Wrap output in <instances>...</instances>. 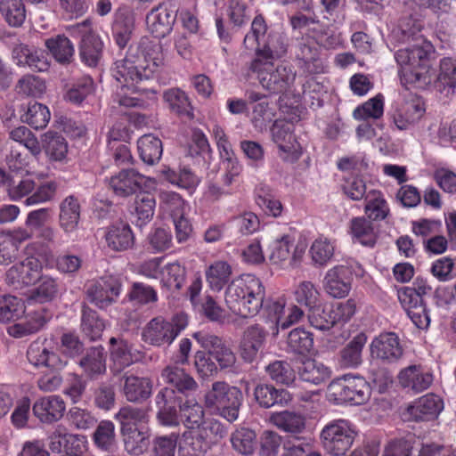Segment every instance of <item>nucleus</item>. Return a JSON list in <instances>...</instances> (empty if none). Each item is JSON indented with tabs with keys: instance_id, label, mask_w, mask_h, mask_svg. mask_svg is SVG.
I'll return each mask as SVG.
<instances>
[{
	"instance_id": "nucleus-37",
	"label": "nucleus",
	"mask_w": 456,
	"mask_h": 456,
	"mask_svg": "<svg viewBox=\"0 0 456 456\" xmlns=\"http://www.w3.org/2000/svg\"><path fill=\"white\" fill-rule=\"evenodd\" d=\"M433 377L429 373H423L416 366H409L399 374V382L403 387L411 388L415 392H421L431 385Z\"/></svg>"
},
{
	"instance_id": "nucleus-1",
	"label": "nucleus",
	"mask_w": 456,
	"mask_h": 456,
	"mask_svg": "<svg viewBox=\"0 0 456 456\" xmlns=\"http://www.w3.org/2000/svg\"><path fill=\"white\" fill-rule=\"evenodd\" d=\"M137 52V49L129 47L126 57L114 63L112 75L120 83L121 90L127 88L133 92H153L146 83L163 63V60L161 57H151L149 53L139 55Z\"/></svg>"
},
{
	"instance_id": "nucleus-29",
	"label": "nucleus",
	"mask_w": 456,
	"mask_h": 456,
	"mask_svg": "<svg viewBox=\"0 0 456 456\" xmlns=\"http://www.w3.org/2000/svg\"><path fill=\"white\" fill-rule=\"evenodd\" d=\"M86 375L91 379H96L106 372V355L102 346H93L86 350L84 356L78 362Z\"/></svg>"
},
{
	"instance_id": "nucleus-5",
	"label": "nucleus",
	"mask_w": 456,
	"mask_h": 456,
	"mask_svg": "<svg viewBox=\"0 0 456 456\" xmlns=\"http://www.w3.org/2000/svg\"><path fill=\"white\" fill-rule=\"evenodd\" d=\"M327 390L330 400L337 404H362L369 401L371 395L369 383L359 376L344 375L332 380Z\"/></svg>"
},
{
	"instance_id": "nucleus-60",
	"label": "nucleus",
	"mask_w": 456,
	"mask_h": 456,
	"mask_svg": "<svg viewBox=\"0 0 456 456\" xmlns=\"http://www.w3.org/2000/svg\"><path fill=\"white\" fill-rule=\"evenodd\" d=\"M275 110L268 102H257L252 109V124L258 131L266 130L267 126L274 120Z\"/></svg>"
},
{
	"instance_id": "nucleus-9",
	"label": "nucleus",
	"mask_w": 456,
	"mask_h": 456,
	"mask_svg": "<svg viewBox=\"0 0 456 456\" xmlns=\"http://www.w3.org/2000/svg\"><path fill=\"white\" fill-rule=\"evenodd\" d=\"M193 337L216 363L219 370H233L236 354L222 338L202 332H197Z\"/></svg>"
},
{
	"instance_id": "nucleus-32",
	"label": "nucleus",
	"mask_w": 456,
	"mask_h": 456,
	"mask_svg": "<svg viewBox=\"0 0 456 456\" xmlns=\"http://www.w3.org/2000/svg\"><path fill=\"white\" fill-rule=\"evenodd\" d=\"M181 421L190 429L200 428L205 412L203 407L195 399H183L177 395Z\"/></svg>"
},
{
	"instance_id": "nucleus-26",
	"label": "nucleus",
	"mask_w": 456,
	"mask_h": 456,
	"mask_svg": "<svg viewBox=\"0 0 456 456\" xmlns=\"http://www.w3.org/2000/svg\"><path fill=\"white\" fill-rule=\"evenodd\" d=\"M161 377L175 391L183 395L194 392L198 388L196 380L183 369L177 366H167L163 369Z\"/></svg>"
},
{
	"instance_id": "nucleus-35",
	"label": "nucleus",
	"mask_w": 456,
	"mask_h": 456,
	"mask_svg": "<svg viewBox=\"0 0 456 456\" xmlns=\"http://www.w3.org/2000/svg\"><path fill=\"white\" fill-rule=\"evenodd\" d=\"M297 372L303 381L314 385H319L330 377V370L327 366L310 358L302 361Z\"/></svg>"
},
{
	"instance_id": "nucleus-28",
	"label": "nucleus",
	"mask_w": 456,
	"mask_h": 456,
	"mask_svg": "<svg viewBox=\"0 0 456 456\" xmlns=\"http://www.w3.org/2000/svg\"><path fill=\"white\" fill-rule=\"evenodd\" d=\"M254 396L260 407L283 406L290 400V395L284 389H278L271 384H258L254 389Z\"/></svg>"
},
{
	"instance_id": "nucleus-53",
	"label": "nucleus",
	"mask_w": 456,
	"mask_h": 456,
	"mask_svg": "<svg viewBox=\"0 0 456 456\" xmlns=\"http://www.w3.org/2000/svg\"><path fill=\"white\" fill-rule=\"evenodd\" d=\"M43 146L47 155L54 160H61L68 152L65 139L54 132H47L42 139Z\"/></svg>"
},
{
	"instance_id": "nucleus-3",
	"label": "nucleus",
	"mask_w": 456,
	"mask_h": 456,
	"mask_svg": "<svg viewBox=\"0 0 456 456\" xmlns=\"http://www.w3.org/2000/svg\"><path fill=\"white\" fill-rule=\"evenodd\" d=\"M264 55L255 58L249 69L256 74V77L264 89L270 94H283L293 84L296 73L291 67L281 65L274 67L273 52H264Z\"/></svg>"
},
{
	"instance_id": "nucleus-55",
	"label": "nucleus",
	"mask_w": 456,
	"mask_h": 456,
	"mask_svg": "<svg viewBox=\"0 0 456 456\" xmlns=\"http://www.w3.org/2000/svg\"><path fill=\"white\" fill-rule=\"evenodd\" d=\"M125 450L131 455H141L148 446V436L140 429L121 431Z\"/></svg>"
},
{
	"instance_id": "nucleus-63",
	"label": "nucleus",
	"mask_w": 456,
	"mask_h": 456,
	"mask_svg": "<svg viewBox=\"0 0 456 456\" xmlns=\"http://www.w3.org/2000/svg\"><path fill=\"white\" fill-rule=\"evenodd\" d=\"M194 368L198 376L203 379L216 377L219 372L216 363L205 349L195 353Z\"/></svg>"
},
{
	"instance_id": "nucleus-24",
	"label": "nucleus",
	"mask_w": 456,
	"mask_h": 456,
	"mask_svg": "<svg viewBox=\"0 0 456 456\" xmlns=\"http://www.w3.org/2000/svg\"><path fill=\"white\" fill-rule=\"evenodd\" d=\"M443 408L442 399L434 394H428L409 406L408 412L416 421H428L435 419Z\"/></svg>"
},
{
	"instance_id": "nucleus-44",
	"label": "nucleus",
	"mask_w": 456,
	"mask_h": 456,
	"mask_svg": "<svg viewBox=\"0 0 456 456\" xmlns=\"http://www.w3.org/2000/svg\"><path fill=\"white\" fill-rule=\"evenodd\" d=\"M45 45L55 60L60 63L70 62L74 47L70 40L64 35H58L45 40Z\"/></svg>"
},
{
	"instance_id": "nucleus-49",
	"label": "nucleus",
	"mask_w": 456,
	"mask_h": 456,
	"mask_svg": "<svg viewBox=\"0 0 456 456\" xmlns=\"http://www.w3.org/2000/svg\"><path fill=\"white\" fill-rule=\"evenodd\" d=\"M81 327L83 332L91 340H95L102 336L105 325L94 310L86 305H83Z\"/></svg>"
},
{
	"instance_id": "nucleus-12",
	"label": "nucleus",
	"mask_w": 456,
	"mask_h": 456,
	"mask_svg": "<svg viewBox=\"0 0 456 456\" xmlns=\"http://www.w3.org/2000/svg\"><path fill=\"white\" fill-rule=\"evenodd\" d=\"M41 265L34 257L26 258L24 261L13 265L5 273V281L15 289H20L35 283L39 278Z\"/></svg>"
},
{
	"instance_id": "nucleus-64",
	"label": "nucleus",
	"mask_w": 456,
	"mask_h": 456,
	"mask_svg": "<svg viewBox=\"0 0 456 456\" xmlns=\"http://www.w3.org/2000/svg\"><path fill=\"white\" fill-rule=\"evenodd\" d=\"M69 424L76 429H88L94 426L96 419L90 411L77 406L71 407L67 413Z\"/></svg>"
},
{
	"instance_id": "nucleus-39",
	"label": "nucleus",
	"mask_w": 456,
	"mask_h": 456,
	"mask_svg": "<svg viewBox=\"0 0 456 456\" xmlns=\"http://www.w3.org/2000/svg\"><path fill=\"white\" fill-rule=\"evenodd\" d=\"M121 431L139 429L138 425L147 423L149 415L144 408L124 406L115 415Z\"/></svg>"
},
{
	"instance_id": "nucleus-18",
	"label": "nucleus",
	"mask_w": 456,
	"mask_h": 456,
	"mask_svg": "<svg viewBox=\"0 0 456 456\" xmlns=\"http://www.w3.org/2000/svg\"><path fill=\"white\" fill-rule=\"evenodd\" d=\"M373 357L387 362H395L403 355L398 337L393 332L380 334L370 345Z\"/></svg>"
},
{
	"instance_id": "nucleus-58",
	"label": "nucleus",
	"mask_w": 456,
	"mask_h": 456,
	"mask_svg": "<svg viewBox=\"0 0 456 456\" xmlns=\"http://www.w3.org/2000/svg\"><path fill=\"white\" fill-rule=\"evenodd\" d=\"M308 321L312 327L320 330H328L337 323L332 308L320 305L308 313Z\"/></svg>"
},
{
	"instance_id": "nucleus-61",
	"label": "nucleus",
	"mask_w": 456,
	"mask_h": 456,
	"mask_svg": "<svg viewBox=\"0 0 456 456\" xmlns=\"http://www.w3.org/2000/svg\"><path fill=\"white\" fill-rule=\"evenodd\" d=\"M94 441L98 448L109 451L115 444V427L110 420H102L94 433Z\"/></svg>"
},
{
	"instance_id": "nucleus-38",
	"label": "nucleus",
	"mask_w": 456,
	"mask_h": 456,
	"mask_svg": "<svg viewBox=\"0 0 456 456\" xmlns=\"http://www.w3.org/2000/svg\"><path fill=\"white\" fill-rule=\"evenodd\" d=\"M434 87L445 95L452 94L456 87V63L451 58L440 61V71L433 82Z\"/></svg>"
},
{
	"instance_id": "nucleus-21",
	"label": "nucleus",
	"mask_w": 456,
	"mask_h": 456,
	"mask_svg": "<svg viewBox=\"0 0 456 456\" xmlns=\"http://www.w3.org/2000/svg\"><path fill=\"white\" fill-rule=\"evenodd\" d=\"M135 13L129 6H122L116 12L112 26L113 38L119 48L123 49L130 41L134 29Z\"/></svg>"
},
{
	"instance_id": "nucleus-27",
	"label": "nucleus",
	"mask_w": 456,
	"mask_h": 456,
	"mask_svg": "<svg viewBox=\"0 0 456 456\" xmlns=\"http://www.w3.org/2000/svg\"><path fill=\"white\" fill-rule=\"evenodd\" d=\"M37 285L31 289L26 298V304L32 305L34 303L45 304L57 297L60 290L58 281L49 275H40Z\"/></svg>"
},
{
	"instance_id": "nucleus-19",
	"label": "nucleus",
	"mask_w": 456,
	"mask_h": 456,
	"mask_svg": "<svg viewBox=\"0 0 456 456\" xmlns=\"http://www.w3.org/2000/svg\"><path fill=\"white\" fill-rule=\"evenodd\" d=\"M176 19V11L172 7L159 4L152 9L147 15V25L156 37H164L168 35L173 28Z\"/></svg>"
},
{
	"instance_id": "nucleus-16",
	"label": "nucleus",
	"mask_w": 456,
	"mask_h": 456,
	"mask_svg": "<svg viewBox=\"0 0 456 456\" xmlns=\"http://www.w3.org/2000/svg\"><path fill=\"white\" fill-rule=\"evenodd\" d=\"M52 318V314L44 306L27 312L24 320L8 329L11 336L21 338L39 331Z\"/></svg>"
},
{
	"instance_id": "nucleus-62",
	"label": "nucleus",
	"mask_w": 456,
	"mask_h": 456,
	"mask_svg": "<svg viewBox=\"0 0 456 456\" xmlns=\"http://www.w3.org/2000/svg\"><path fill=\"white\" fill-rule=\"evenodd\" d=\"M418 297H415V301L409 304H401L407 312L408 316L412 322L419 329H428L430 323V317L424 302H418Z\"/></svg>"
},
{
	"instance_id": "nucleus-57",
	"label": "nucleus",
	"mask_w": 456,
	"mask_h": 456,
	"mask_svg": "<svg viewBox=\"0 0 456 456\" xmlns=\"http://www.w3.org/2000/svg\"><path fill=\"white\" fill-rule=\"evenodd\" d=\"M25 308V303L14 296L0 297V322L19 318L21 314L26 313Z\"/></svg>"
},
{
	"instance_id": "nucleus-36",
	"label": "nucleus",
	"mask_w": 456,
	"mask_h": 456,
	"mask_svg": "<svg viewBox=\"0 0 456 456\" xmlns=\"http://www.w3.org/2000/svg\"><path fill=\"white\" fill-rule=\"evenodd\" d=\"M367 341L363 333L356 335L339 352V363L344 368H355L362 362V351Z\"/></svg>"
},
{
	"instance_id": "nucleus-59",
	"label": "nucleus",
	"mask_w": 456,
	"mask_h": 456,
	"mask_svg": "<svg viewBox=\"0 0 456 456\" xmlns=\"http://www.w3.org/2000/svg\"><path fill=\"white\" fill-rule=\"evenodd\" d=\"M384 112V98L381 94L368 100L354 110V117L359 120L378 119Z\"/></svg>"
},
{
	"instance_id": "nucleus-4",
	"label": "nucleus",
	"mask_w": 456,
	"mask_h": 456,
	"mask_svg": "<svg viewBox=\"0 0 456 456\" xmlns=\"http://www.w3.org/2000/svg\"><path fill=\"white\" fill-rule=\"evenodd\" d=\"M241 390L225 381H215L204 395L205 407L228 422H234L242 405Z\"/></svg>"
},
{
	"instance_id": "nucleus-2",
	"label": "nucleus",
	"mask_w": 456,
	"mask_h": 456,
	"mask_svg": "<svg viewBox=\"0 0 456 456\" xmlns=\"http://www.w3.org/2000/svg\"><path fill=\"white\" fill-rule=\"evenodd\" d=\"M265 289L260 279L243 274L228 285L225 304L229 309L243 318L253 317L264 305Z\"/></svg>"
},
{
	"instance_id": "nucleus-23",
	"label": "nucleus",
	"mask_w": 456,
	"mask_h": 456,
	"mask_svg": "<svg viewBox=\"0 0 456 456\" xmlns=\"http://www.w3.org/2000/svg\"><path fill=\"white\" fill-rule=\"evenodd\" d=\"M64 401L58 395L39 398L33 405V413L44 423L58 421L64 414Z\"/></svg>"
},
{
	"instance_id": "nucleus-33",
	"label": "nucleus",
	"mask_w": 456,
	"mask_h": 456,
	"mask_svg": "<svg viewBox=\"0 0 456 456\" xmlns=\"http://www.w3.org/2000/svg\"><path fill=\"white\" fill-rule=\"evenodd\" d=\"M270 420L280 430L292 435L300 434L305 429V417L295 411L274 412L271 415Z\"/></svg>"
},
{
	"instance_id": "nucleus-43",
	"label": "nucleus",
	"mask_w": 456,
	"mask_h": 456,
	"mask_svg": "<svg viewBox=\"0 0 456 456\" xmlns=\"http://www.w3.org/2000/svg\"><path fill=\"white\" fill-rule=\"evenodd\" d=\"M265 372L276 384L289 386L296 380V371L287 361L276 360L269 363Z\"/></svg>"
},
{
	"instance_id": "nucleus-30",
	"label": "nucleus",
	"mask_w": 456,
	"mask_h": 456,
	"mask_svg": "<svg viewBox=\"0 0 456 456\" xmlns=\"http://www.w3.org/2000/svg\"><path fill=\"white\" fill-rule=\"evenodd\" d=\"M123 393L127 401L143 402L150 397L152 383L149 379L130 375L124 376Z\"/></svg>"
},
{
	"instance_id": "nucleus-10",
	"label": "nucleus",
	"mask_w": 456,
	"mask_h": 456,
	"mask_svg": "<svg viewBox=\"0 0 456 456\" xmlns=\"http://www.w3.org/2000/svg\"><path fill=\"white\" fill-rule=\"evenodd\" d=\"M121 283L113 277H104L91 284L86 289L88 300L100 309H106L117 301Z\"/></svg>"
},
{
	"instance_id": "nucleus-47",
	"label": "nucleus",
	"mask_w": 456,
	"mask_h": 456,
	"mask_svg": "<svg viewBox=\"0 0 456 456\" xmlns=\"http://www.w3.org/2000/svg\"><path fill=\"white\" fill-rule=\"evenodd\" d=\"M48 108L37 102H28L25 113L21 116L23 122L28 124L35 129L45 128L50 120Z\"/></svg>"
},
{
	"instance_id": "nucleus-25",
	"label": "nucleus",
	"mask_w": 456,
	"mask_h": 456,
	"mask_svg": "<svg viewBox=\"0 0 456 456\" xmlns=\"http://www.w3.org/2000/svg\"><path fill=\"white\" fill-rule=\"evenodd\" d=\"M267 332L258 324L248 327L240 342L241 356L247 362H252L263 348Z\"/></svg>"
},
{
	"instance_id": "nucleus-46",
	"label": "nucleus",
	"mask_w": 456,
	"mask_h": 456,
	"mask_svg": "<svg viewBox=\"0 0 456 456\" xmlns=\"http://www.w3.org/2000/svg\"><path fill=\"white\" fill-rule=\"evenodd\" d=\"M0 12L12 27H20L25 20L26 10L22 0H1Z\"/></svg>"
},
{
	"instance_id": "nucleus-48",
	"label": "nucleus",
	"mask_w": 456,
	"mask_h": 456,
	"mask_svg": "<svg viewBox=\"0 0 456 456\" xmlns=\"http://www.w3.org/2000/svg\"><path fill=\"white\" fill-rule=\"evenodd\" d=\"M287 344L291 352L305 354L314 348V338L310 332L301 328H296L289 333Z\"/></svg>"
},
{
	"instance_id": "nucleus-52",
	"label": "nucleus",
	"mask_w": 456,
	"mask_h": 456,
	"mask_svg": "<svg viewBox=\"0 0 456 456\" xmlns=\"http://www.w3.org/2000/svg\"><path fill=\"white\" fill-rule=\"evenodd\" d=\"M365 213L369 220H383L388 213L389 208L387 201L381 193L377 191H371L366 195Z\"/></svg>"
},
{
	"instance_id": "nucleus-50",
	"label": "nucleus",
	"mask_w": 456,
	"mask_h": 456,
	"mask_svg": "<svg viewBox=\"0 0 456 456\" xmlns=\"http://www.w3.org/2000/svg\"><path fill=\"white\" fill-rule=\"evenodd\" d=\"M161 275L163 285L169 290L176 291L183 287L185 281L186 271L178 262H174L162 269Z\"/></svg>"
},
{
	"instance_id": "nucleus-6",
	"label": "nucleus",
	"mask_w": 456,
	"mask_h": 456,
	"mask_svg": "<svg viewBox=\"0 0 456 456\" xmlns=\"http://www.w3.org/2000/svg\"><path fill=\"white\" fill-rule=\"evenodd\" d=\"M67 30L71 37L80 38L79 55L81 61L89 67H95L101 60L103 43L92 28L91 21L86 20L83 22L70 25Z\"/></svg>"
},
{
	"instance_id": "nucleus-31",
	"label": "nucleus",
	"mask_w": 456,
	"mask_h": 456,
	"mask_svg": "<svg viewBox=\"0 0 456 456\" xmlns=\"http://www.w3.org/2000/svg\"><path fill=\"white\" fill-rule=\"evenodd\" d=\"M81 207L73 196L66 197L60 204L59 224L65 232H74L79 223Z\"/></svg>"
},
{
	"instance_id": "nucleus-41",
	"label": "nucleus",
	"mask_w": 456,
	"mask_h": 456,
	"mask_svg": "<svg viewBox=\"0 0 456 456\" xmlns=\"http://www.w3.org/2000/svg\"><path fill=\"white\" fill-rule=\"evenodd\" d=\"M138 151L142 160L148 165L157 163L163 151L162 142L152 134H144L138 140Z\"/></svg>"
},
{
	"instance_id": "nucleus-42",
	"label": "nucleus",
	"mask_w": 456,
	"mask_h": 456,
	"mask_svg": "<svg viewBox=\"0 0 456 456\" xmlns=\"http://www.w3.org/2000/svg\"><path fill=\"white\" fill-rule=\"evenodd\" d=\"M353 236L363 246L373 247L377 241L378 233L372 222L365 217H355L351 221Z\"/></svg>"
},
{
	"instance_id": "nucleus-14",
	"label": "nucleus",
	"mask_w": 456,
	"mask_h": 456,
	"mask_svg": "<svg viewBox=\"0 0 456 456\" xmlns=\"http://www.w3.org/2000/svg\"><path fill=\"white\" fill-rule=\"evenodd\" d=\"M27 358L32 365L37 368L45 367L49 370H62L67 364L48 347L46 339L33 341L27 350Z\"/></svg>"
},
{
	"instance_id": "nucleus-11",
	"label": "nucleus",
	"mask_w": 456,
	"mask_h": 456,
	"mask_svg": "<svg viewBox=\"0 0 456 456\" xmlns=\"http://www.w3.org/2000/svg\"><path fill=\"white\" fill-rule=\"evenodd\" d=\"M195 435L192 436L191 444L195 453H204L210 449L213 444L221 441L226 435V428L217 419H203Z\"/></svg>"
},
{
	"instance_id": "nucleus-56",
	"label": "nucleus",
	"mask_w": 456,
	"mask_h": 456,
	"mask_svg": "<svg viewBox=\"0 0 456 456\" xmlns=\"http://www.w3.org/2000/svg\"><path fill=\"white\" fill-rule=\"evenodd\" d=\"M295 299L308 309V313L320 305V293L315 286L308 281L299 283L295 290Z\"/></svg>"
},
{
	"instance_id": "nucleus-13",
	"label": "nucleus",
	"mask_w": 456,
	"mask_h": 456,
	"mask_svg": "<svg viewBox=\"0 0 456 456\" xmlns=\"http://www.w3.org/2000/svg\"><path fill=\"white\" fill-rule=\"evenodd\" d=\"M144 175L134 168H124L109 179V186L119 197L137 193L142 187Z\"/></svg>"
},
{
	"instance_id": "nucleus-34",
	"label": "nucleus",
	"mask_w": 456,
	"mask_h": 456,
	"mask_svg": "<svg viewBox=\"0 0 456 456\" xmlns=\"http://www.w3.org/2000/svg\"><path fill=\"white\" fill-rule=\"evenodd\" d=\"M108 247L115 251L126 250L133 247L134 234L128 224H119L112 225L105 234Z\"/></svg>"
},
{
	"instance_id": "nucleus-20",
	"label": "nucleus",
	"mask_w": 456,
	"mask_h": 456,
	"mask_svg": "<svg viewBox=\"0 0 456 456\" xmlns=\"http://www.w3.org/2000/svg\"><path fill=\"white\" fill-rule=\"evenodd\" d=\"M424 113V103L419 99L407 100L395 110L393 121L399 130H408L421 119Z\"/></svg>"
},
{
	"instance_id": "nucleus-40",
	"label": "nucleus",
	"mask_w": 456,
	"mask_h": 456,
	"mask_svg": "<svg viewBox=\"0 0 456 456\" xmlns=\"http://www.w3.org/2000/svg\"><path fill=\"white\" fill-rule=\"evenodd\" d=\"M232 275L231 265L224 261H216L206 270V280L212 290L220 291Z\"/></svg>"
},
{
	"instance_id": "nucleus-17",
	"label": "nucleus",
	"mask_w": 456,
	"mask_h": 456,
	"mask_svg": "<svg viewBox=\"0 0 456 456\" xmlns=\"http://www.w3.org/2000/svg\"><path fill=\"white\" fill-rule=\"evenodd\" d=\"M352 276L348 267L338 265L330 269L323 281L326 293L335 298H341L348 295L351 289Z\"/></svg>"
},
{
	"instance_id": "nucleus-22",
	"label": "nucleus",
	"mask_w": 456,
	"mask_h": 456,
	"mask_svg": "<svg viewBox=\"0 0 456 456\" xmlns=\"http://www.w3.org/2000/svg\"><path fill=\"white\" fill-rule=\"evenodd\" d=\"M12 57L17 61L18 65L27 66L34 71L42 72L49 68L47 54L44 51L24 44L13 47Z\"/></svg>"
},
{
	"instance_id": "nucleus-15",
	"label": "nucleus",
	"mask_w": 456,
	"mask_h": 456,
	"mask_svg": "<svg viewBox=\"0 0 456 456\" xmlns=\"http://www.w3.org/2000/svg\"><path fill=\"white\" fill-rule=\"evenodd\" d=\"M159 407L157 418L166 427H177L180 424V413L176 410L177 395L174 389L164 387L156 395Z\"/></svg>"
},
{
	"instance_id": "nucleus-51",
	"label": "nucleus",
	"mask_w": 456,
	"mask_h": 456,
	"mask_svg": "<svg viewBox=\"0 0 456 456\" xmlns=\"http://www.w3.org/2000/svg\"><path fill=\"white\" fill-rule=\"evenodd\" d=\"M156 200L153 194L148 191H140L136 194L134 209L139 225L148 223L154 216Z\"/></svg>"
},
{
	"instance_id": "nucleus-8",
	"label": "nucleus",
	"mask_w": 456,
	"mask_h": 456,
	"mask_svg": "<svg viewBox=\"0 0 456 456\" xmlns=\"http://www.w3.org/2000/svg\"><path fill=\"white\" fill-rule=\"evenodd\" d=\"M186 325V316L183 314L176 315L172 322L166 321L162 317H156L144 328L142 338L152 346L169 345Z\"/></svg>"
},
{
	"instance_id": "nucleus-54",
	"label": "nucleus",
	"mask_w": 456,
	"mask_h": 456,
	"mask_svg": "<svg viewBox=\"0 0 456 456\" xmlns=\"http://www.w3.org/2000/svg\"><path fill=\"white\" fill-rule=\"evenodd\" d=\"M164 98L168 102L170 109L179 116L190 118L193 117L192 108L184 92L178 88H173L165 92Z\"/></svg>"
},
{
	"instance_id": "nucleus-45",
	"label": "nucleus",
	"mask_w": 456,
	"mask_h": 456,
	"mask_svg": "<svg viewBox=\"0 0 456 456\" xmlns=\"http://www.w3.org/2000/svg\"><path fill=\"white\" fill-rule=\"evenodd\" d=\"M232 448L242 455H250L254 452L256 444L255 431L246 428L236 429L231 435Z\"/></svg>"
},
{
	"instance_id": "nucleus-7",
	"label": "nucleus",
	"mask_w": 456,
	"mask_h": 456,
	"mask_svg": "<svg viewBox=\"0 0 456 456\" xmlns=\"http://www.w3.org/2000/svg\"><path fill=\"white\" fill-rule=\"evenodd\" d=\"M357 432L344 419L334 420L322 430L320 438L323 447L334 455H344L352 446Z\"/></svg>"
}]
</instances>
